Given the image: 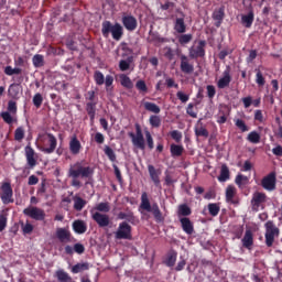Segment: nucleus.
<instances>
[{"label":"nucleus","instance_id":"nucleus-1","mask_svg":"<svg viewBox=\"0 0 282 282\" xmlns=\"http://www.w3.org/2000/svg\"><path fill=\"white\" fill-rule=\"evenodd\" d=\"M68 177H70V186L74 188H80L83 183L78 180H89L94 175V169L84 161H77L76 163L72 164L68 169Z\"/></svg>","mask_w":282,"mask_h":282},{"label":"nucleus","instance_id":"nucleus-2","mask_svg":"<svg viewBox=\"0 0 282 282\" xmlns=\"http://www.w3.org/2000/svg\"><path fill=\"white\" fill-rule=\"evenodd\" d=\"M139 208L141 210H145V213H152L158 224H162V221H164V216H162V210H160V206L158 205V203H153L151 205V200H149V194H147V192H143L141 194V204Z\"/></svg>","mask_w":282,"mask_h":282},{"label":"nucleus","instance_id":"nucleus-3","mask_svg":"<svg viewBox=\"0 0 282 282\" xmlns=\"http://www.w3.org/2000/svg\"><path fill=\"white\" fill-rule=\"evenodd\" d=\"M101 34L105 39L112 34L115 41H120L122 39V25L120 23L111 24L109 21H104L101 24Z\"/></svg>","mask_w":282,"mask_h":282},{"label":"nucleus","instance_id":"nucleus-4","mask_svg":"<svg viewBox=\"0 0 282 282\" xmlns=\"http://www.w3.org/2000/svg\"><path fill=\"white\" fill-rule=\"evenodd\" d=\"M264 228H265V234H264L265 246L268 248H272V246L274 245V239H276V237H279L280 235L279 227L274 225V221L268 220L264 225Z\"/></svg>","mask_w":282,"mask_h":282},{"label":"nucleus","instance_id":"nucleus-5","mask_svg":"<svg viewBox=\"0 0 282 282\" xmlns=\"http://www.w3.org/2000/svg\"><path fill=\"white\" fill-rule=\"evenodd\" d=\"M134 127L135 133L129 132L128 135L131 139L133 147L140 149L141 151H144V149H147V145L144 143V134H142V127H140V123H135Z\"/></svg>","mask_w":282,"mask_h":282},{"label":"nucleus","instance_id":"nucleus-6","mask_svg":"<svg viewBox=\"0 0 282 282\" xmlns=\"http://www.w3.org/2000/svg\"><path fill=\"white\" fill-rule=\"evenodd\" d=\"M17 101L9 100L7 111H2L0 113V118H2L3 122H6L7 124H12L14 122V117L12 116H17Z\"/></svg>","mask_w":282,"mask_h":282},{"label":"nucleus","instance_id":"nucleus-7","mask_svg":"<svg viewBox=\"0 0 282 282\" xmlns=\"http://www.w3.org/2000/svg\"><path fill=\"white\" fill-rule=\"evenodd\" d=\"M23 215L34 219L35 221H44L45 220V210L39 207L30 206L24 208Z\"/></svg>","mask_w":282,"mask_h":282},{"label":"nucleus","instance_id":"nucleus-8","mask_svg":"<svg viewBox=\"0 0 282 282\" xmlns=\"http://www.w3.org/2000/svg\"><path fill=\"white\" fill-rule=\"evenodd\" d=\"M94 80L96 85H106L107 91H109V89H111V85H113V76L107 75L105 77V75L100 70H96L94 73Z\"/></svg>","mask_w":282,"mask_h":282},{"label":"nucleus","instance_id":"nucleus-9","mask_svg":"<svg viewBox=\"0 0 282 282\" xmlns=\"http://www.w3.org/2000/svg\"><path fill=\"white\" fill-rule=\"evenodd\" d=\"M90 215L91 219H94L97 223V226H99V228H107V226L111 224V219L107 214H102L100 212H96L95 209H90Z\"/></svg>","mask_w":282,"mask_h":282},{"label":"nucleus","instance_id":"nucleus-10","mask_svg":"<svg viewBox=\"0 0 282 282\" xmlns=\"http://www.w3.org/2000/svg\"><path fill=\"white\" fill-rule=\"evenodd\" d=\"M261 186L264 191H276V172H271L267 176H264L261 181Z\"/></svg>","mask_w":282,"mask_h":282},{"label":"nucleus","instance_id":"nucleus-11","mask_svg":"<svg viewBox=\"0 0 282 282\" xmlns=\"http://www.w3.org/2000/svg\"><path fill=\"white\" fill-rule=\"evenodd\" d=\"M268 202V195L263 192H254L251 198V208L252 210H259V208H263V204Z\"/></svg>","mask_w":282,"mask_h":282},{"label":"nucleus","instance_id":"nucleus-12","mask_svg":"<svg viewBox=\"0 0 282 282\" xmlns=\"http://www.w3.org/2000/svg\"><path fill=\"white\" fill-rule=\"evenodd\" d=\"M206 41L200 40L196 46L189 47V58H204L206 56Z\"/></svg>","mask_w":282,"mask_h":282},{"label":"nucleus","instance_id":"nucleus-13","mask_svg":"<svg viewBox=\"0 0 282 282\" xmlns=\"http://www.w3.org/2000/svg\"><path fill=\"white\" fill-rule=\"evenodd\" d=\"M115 237L116 239H131V225L127 221L120 223Z\"/></svg>","mask_w":282,"mask_h":282},{"label":"nucleus","instance_id":"nucleus-14","mask_svg":"<svg viewBox=\"0 0 282 282\" xmlns=\"http://www.w3.org/2000/svg\"><path fill=\"white\" fill-rule=\"evenodd\" d=\"M55 237L61 243H69L72 241V231L67 227H59L55 231Z\"/></svg>","mask_w":282,"mask_h":282},{"label":"nucleus","instance_id":"nucleus-15","mask_svg":"<svg viewBox=\"0 0 282 282\" xmlns=\"http://www.w3.org/2000/svg\"><path fill=\"white\" fill-rule=\"evenodd\" d=\"M1 199L4 204H12L14 200L12 199V195H14V193L12 192V185H10V183H3L1 185Z\"/></svg>","mask_w":282,"mask_h":282},{"label":"nucleus","instance_id":"nucleus-16","mask_svg":"<svg viewBox=\"0 0 282 282\" xmlns=\"http://www.w3.org/2000/svg\"><path fill=\"white\" fill-rule=\"evenodd\" d=\"M180 59H181L180 67L183 74H193V72H195V65L191 63V59L188 58V56L183 54L180 56Z\"/></svg>","mask_w":282,"mask_h":282},{"label":"nucleus","instance_id":"nucleus-17","mask_svg":"<svg viewBox=\"0 0 282 282\" xmlns=\"http://www.w3.org/2000/svg\"><path fill=\"white\" fill-rule=\"evenodd\" d=\"M24 153L29 169H34V166H36V152H34V149H32V147L26 145L24 148Z\"/></svg>","mask_w":282,"mask_h":282},{"label":"nucleus","instance_id":"nucleus-18","mask_svg":"<svg viewBox=\"0 0 282 282\" xmlns=\"http://www.w3.org/2000/svg\"><path fill=\"white\" fill-rule=\"evenodd\" d=\"M231 80L232 77L230 76V66H227L223 73V77L217 83L218 89H226V87L230 86Z\"/></svg>","mask_w":282,"mask_h":282},{"label":"nucleus","instance_id":"nucleus-19","mask_svg":"<svg viewBox=\"0 0 282 282\" xmlns=\"http://www.w3.org/2000/svg\"><path fill=\"white\" fill-rule=\"evenodd\" d=\"M241 243L247 250H252V246H254V236L252 235V230H246L245 236L241 239Z\"/></svg>","mask_w":282,"mask_h":282},{"label":"nucleus","instance_id":"nucleus-20","mask_svg":"<svg viewBox=\"0 0 282 282\" xmlns=\"http://www.w3.org/2000/svg\"><path fill=\"white\" fill-rule=\"evenodd\" d=\"M122 23L129 32H133L138 28V20L133 15H124L122 18Z\"/></svg>","mask_w":282,"mask_h":282},{"label":"nucleus","instance_id":"nucleus-21","mask_svg":"<svg viewBox=\"0 0 282 282\" xmlns=\"http://www.w3.org/2000/svg\"><path fill=\"white\" fill-rule=\"evenodd\" d=\"M181 223L182 230L185 231L186 235H193L195 232V226L191 218H181L178 219Z\"/></svg>","mask_w":282,"mask_h":282},{"label":"nucleus","instance_id":"nucleus-22","mask_svg":"<svg viewBox=\"0 0 282 282\" xmlns=\"http://www.w3.org/2000/svg\"><path fill=\"white\" fill-rule=\"evenodd\" d=\"M47 138H48V148H44L42 149L43 153H46L47 155L54 153V151H56V147L58 144V141L56 140V137H54V134L52 133H47Z\"/></svg>","mask_w":282,"mask_h":282},{"label":"nucleus","instance_id":"nucleus-23","mask_svg":"<svg viewBox=\"0 0 282 282\" xmlns=\"http://www.w3.org/2000/svg\"><path fill=\"white\" fill-rule=\"evenodd\" d=\"M184 13H181V18H176L174 21V30L177 34H184L186 32V22L184 21Z\"/></svg>","mask_w":282,"mask_h":282},{"label":"nucleus","instance_id":"nucleus-24","mask_svg":"<svg viewBox=\"0 0 282 282\" xmlns=\"http://www.w3.org/2000/svg\"><path fill=\"white\" fill-rule=\"evenodd\" d=\"M80 149H83V145L80 144V141L76 135H73L69 141V151L73 155H78L80 153Z\"/></svg>","mask_w":282,"mask_h":282},{"label":"nucleus","instance_id":"nucleus-25","mask_svg":"<svg viewBox=\"0 0 282 282\" xmlns=\"http://www.w3.org/2000/svg\"><path fill=\"white\" fill-rule=\"evenodd\" d=\"M73 230L76 235H85L87 232V223L85 220H75L73 223Z\"/></svg>","mask_w":282,"mask_h":282},{"label":"nucleus","instance_id":"nucleus-26","mask_svg":"<svg viewBox=\"0 0 282 282\" xmlns=\"http://www.w3.org/2000/svg\"><path fill=\"white\" fill-rule=\"evenodd\" d=\"M73 202H74L73 208L77 213H80V210H83V208L87 206V200L80 197L78 194L73 196Z\"/></svg>","mask_w":282,"mask_h":282},{"label":"nucleus","instance_id":"nucleus-27","mask_svg":"<svg viewBox=\"0 0 282 282\" xmlns=\"http://www.w3.org/2000/svg\"><path fill=\"white\" fill-rule=\"evenodd\" d=\"M117 217L118 219H121V220L124 219L129 224H135V215L133 214V212H131V209H126L124 212H120Z\"/></svg>","mask_w":282,"mask_h":282},{"label":"nucleus","instance_id":"nucleus-28","mask_svg":"<svg viewBox=\"0 0 282 282\" xmlns=\"http://www.w3.org/2000/svg\"><path fill=\"white\" fill-rule=\"evenodd\" d=\"M21 84H11L9 86L8 93L10 98H13L14 100H19V96H21Z\"/></svg>","mask_w":282,"mask_h":282},{"label":"nucleus","instance_id":"nucleus-29","mask_svg":"<svg viewBox=\"0 0 282 282\" xmlns=\"http://www.w3.org/2000/svg\"><path fill=\"white\" fill-rule=\"evenodd\" d=\"M55 278L57 279L58 282H76L74 281L72 275H69V273H67L63 269L55 271Z\"/></svg>","mask_w":282,"mask_h":282},{"label":"nucleus","instance_id":"nucleus-30","mask_svg":"<svg viewBox=\"0 0 282 282\" xmlns=\"http://www.w3.org/2000/svg\"><path fill=\"white\" fill-rule=\"evenodd\" d=\"M148 171L154 185L160 186V175L162 172H160L159 170H155V166L153 165H148Z\"/></svg>","mask_w":282,"mask_h":282},{"label":"nucleus","instance_id":"nucleus-31","mask_svg":"<svg viewBox=\"0 0 282 282\" xmlns=\"http://www.w3.org/2000/svg\"><path fill=\"white\" fill-rule=\"evenodd\" d=\"M192 213L193 210H191V207H188L186 204H183L178 206L177 217L178 219H186L189 217V215H192Z\"/></svg>","mask_w":282,"mask_h":282},{"label":"nucleus","instance_id":"nucleus-32","mask_svg":"<svg viewBox=\"0 0 282 282\" xmlns=\"http://www.w3.org/2000/svg\"><path fill=\"white\" fill-rule=\"evenodd\" d=\"M230 180V169L228 165L223 164L220 167V175L218 176V182H228Z\"/></svg>","mask_w":282,"mask_h":282},{"label":"nucleus","instance_id":"nucleus-33","mask_svg":"<svg viewBox=\"0 0 282 282\" xmlns=\"http://www.w3.org/2000/svg\"><path fill=\"white\" fill-rule=\"evenodd\" d=\"M241 23L245 28H252V23H254V13L250 11L248 14L242 15Z\"/></svg>","mask_w":282,"mask_h":282},{"label":"nucleus","instance_id":"nucleus-34","mask_svg":"<svg viewBox=\"0 0 282 282\" xmlns=\"http://www.w3.org/2000/svg\"><path fill=\"white\" fill-rule=\"evenodd\" d=\"M119 80L122 87H126V89H133V82L131 78L124 74L119 75Z\"/></svg>","mask_w":282,"mask_h":282},{"label":"nucleus","instance_id":"nucleus-35","mask_svg":"<svg viewBox=\"0 0 282 282\" xmlns=\"http://www.w3.org/2000/svg\"><path fill=\"white\" fill-rule=\"evenodd\" d=\"M131 63H133V56H129L127 59H121L119 62L120 72H128V69H131Z\"/></svg>","mask_w":282,"mask_h":282},{"label":"nucleus","instance_id":"nucleus-36","mask_svg":"<svg viewBox=\"0 0 282 282\" xmlns=\"http://www.w3.org/2000/svg\"><path fill=\"white\" fill-rule=\"evenodd\" d=\"M235 183L237 184V186H239V188H243V186H248V184L250 183V178L243 174H238L236 176Z\"/></svg>","mask_w":282,"mask_h":282},{"label":"nucleus","instance_id":"nucleus-37","mask_svg":"<svg viewBox=\"0 0 282 282\" xmlns=\"http://www.w3.org/2000/svg\"><path fill=\"white\" fill-rule=\"evenodd\" d=\"M170 151L172 158H180L184 153V145L171 144Z\"/></svg>","mask_w":282,"mask_h":282},{"label":"nucleus","instance_id":"nucleus-38","mask_svg":"<svg viewBox=\"0 0 282 282\" xmlns=\"http://www.w3.org/2000/svg\"><path fill=\"white\" fill-rule=\"evenodd\" d=\"M85 270H89V263L87 262H82L73 265L70 271L73 272V274H78L80 272H85Z\"/></svg>","mask_w":282,"mask_h":282},{"label":"nucleus","instance_id":"nucleus-39","mask_svg":"<svg viewBox=\"0 0 282 282\" xmlns=\"http://www.w3.org/2000/svg\"><path fill=\"white\" fill-rule=\"evenodd\" d=\"M144 106V109L147 111H150L151 113H160L161 109H160V106H158L156 104H153L151 101H145L143 104Z\"/></svg>","mask_w":282,"mask_h":282},{"label":"nucleus","instance_id":"nucleus-40","mask_svg":"<svg viewBox=\"0 0 282 282\" xmlns=\"http://www.w3.org/2000/svg\"><path fill=\"white\" fill-rule=\"evenodd\" d=\"M207 208L212 217H217V215H219V210H221V207L217 203H209Z\"/></svg>","mask_w":282,"mask_h":282},{"label":"nucleus","instance_id":"nucleus-41","mask_svg":"<svg viewBox=\"0 0 282 282\" xmlns=\"http://www.w3.org/2000/svg\"><path fill=\"white\" fill-rule=\"evenodd\" d=\"M86 111L90 120L94 121V118H96V102H91V101L87 102Z\"/></svg>","mask_w":282,"mask_h":282},{"label":"nucleus","instance_id":"nucleus-42","mask_svg":"<svg viewBox=\"0 0 282 282\" xmlns=\"http://www.w3.org/2000/svg\"><path fill=\"white\" fill-rule=\"evenodd\" d=\"M235 195H237V188L232 185L227 186L226 188V199L227 202H231L235 199Z\"/></svg>","mask_w":282,"mask_h":282},{"label":"nucleus","instance_id":"nucleus-43","mask_svg":"<svg viewBox=\"0 0 282 282\" xmlns=\"http://www.w3.org/2000/svg\"><path fill=\"white\" fill-rule=\"evenodd\" d=\"M175 261H177V252L172 251L167 254L165 263L169 268H173V265H175Z\"/></svg>","mask_w":282,"mask_h":282},{"label":"nucleus","instance_id":"nucleus-44","mask_svg":"<svg viewBox=\"0 0 282 282\" xmlns=\"http://www.w3.org/2000/svg\"><path fill=\"white\" fill-rule=\"evenodd\" d=\"M247 140L252 144H259L261 142V135L257 131H252L248 134Z\"/></svg>","mask_w":282,"mask_h":282},{"label":"nucleus","instance_id":"nucleus-45","mask_svg":"<svg viewBox=\"0 0 282 282\" xmlns=\"http://www.w3.org/2000/svg\"><path fill=\"white\" fill-rule=\"evenodd\" d=\"M135 88L140 91V94H148L149 87H147V83L142 79L135 83Z\"/></svg>","mask_w":282,"mask_h":282},{"label":"nucleus","instance_id":"nucleus-46","mask_svg":"<svg viewBox=\"0 0 282 282\" xmlns=\"http://www.w3.org/2000/svg\"><path fill=\"white\" fill-rule=\"evenodd\" d=\"M93 210H98V213H109L111 207L109 203H99Z\"/></svg>","mask_w":282,"mask_h":282},{"label":"nucleus","instance_id":"nucleus-47","mask_svg":"<svg viewBox=\"0 0 282 282\" xmlns=\"http://www.w3.org/2000/svg\"><path fill=\"white\" fill-rule=\"evenodd\" d=\"M195 135H197V138H208L209 133L206 128L200 126L195 128Z\"/></svg>","mask_w":282,"mask_h":282},{"label":"nucleus","instance_id":"nucleus-48","mask_svg":"<svg viewBox=\"0 0 282 282\" xmlns=\"http://www.w3.org/2000/svg\"><path fill=\"white\" fill-rule=\"evenodd\" d=\"M23 138H25V130L23 129V127L17 128L14 132V140H17V142H21Z\"/></svg>","mask_w":282,"mask_h":282},{"label":"nucleus","instance_id":"nucleus-49","mask_svg":"<svg viewBox=\"0 0 282 282\" xmlns=\"http://www.w3.org/2000/svg\"><path fill=\"white\" fill-rule=\"evenodd\" d=\"M32 63H33L34 67H43V65H44L43 55H41V54L34 55L32 58Z\"/></svg>","mask_w":282,"mask_h":282},{"label":"nucleus","instance_id":"nucleus-50","mask_svg":"<svg viewBox=\"0 0 282 282\" xmlns=\"http://www.w3.org/2000/svg\"><path fill=\"white\" fill-rule=\"evenodd\" d=\"M105 155L110 160V162H116V152H113V149L109 148V145H106L104 149Z\"/></svg>","mask_w":282,"mask_h":282},{"label":"nucleus","instance_id":"nucleus-51","mask_svg":"<svg viewBox=\"0 0 282 282\" xmlns=\"http://www.w3.org/2000/svg\"><path fill=\"white\" fill-rule=\"evenodd\" d=\"M193 41V34H182L178 37V43L181 45H187V43H191Z\"/></svg>","mask_w":282,"mask_h":282},{"label":"nucleus","instance_id":"nucleus-52","mask_svg":"<svg viewBox=\"0 0 282 282\" xmlns=\"http://www.w3.org/2000/svg\"><path fill=\"white\" fill-rule=\"evenodd\" d=\"M256 83L259 85V87H263L265 85V78L263 77V73H261L260 69H256Z\"/></svg>","mask_w":282,"mask_h":282},{"label":"nucleus","instance_id":"nucleus-53","mask_svg":"<svg viewBox=\"0 0 282 282\" xmlns=\"http://www.w3.org/2000/svg\"><path fill=\"white\" fill-rule=\"evenodd\" d=\"M150 124L151 127H154L155 129H158L160 124H162V119H160V116L152 115L150 117Z\"/></svg>","mask_w":282,"mask_h":282},{"label":"nucleus","instance_id":"nucleus-54","mask_svg":"<svg viewBox=\"0 0 282 282\" xmlns=\"http://www.w3.org/2000/svg\"><path fill=\"white\" fill-rule=\"evenodd\" d=\"M121 51L123 52L121 54L122 58H126V56H128V58H129V56H131V54H133V50H131V47H129V45L126 43L121 44Z\"/></svg>","mask_w":282,"mask_h":282},{"label":"nucleus","instance_id":"nucleus-55","mask_svg":"<svg viewBox=\"0 0 282 282\" xmlns=\"http://www.w3.org/2000/svg\"><path fill=\"white\" fill-rule=\"evenodd\" d=\"M33 105L36 107V109H40L41 105H43V95H41V93L34 95Z\"/></svg>","mask_w":282,"mask_h":282},{"label":"nucleus","instance_id":"nucleus-56","mask_svg":"<svg viewBox=\"0 0 282 282\" xmlns=\"http://www.w3.org/2000/svg\"><path fill=\"white\" fill-rule=\"evenodd\" d=\"M236 127L242 131V133H246V131H249L248 126H246V121L241 119L236 120Z\"/></svg>","mask_w":282,"mask_h":282},{"label":"nucleus","instance_id":"nucleus-57","mask_svg":"<svg viewBox=\"0 0 282 282\" xmlns=\"http://www.w3.org/2000/svg\"><path fill=\"white\" fill-rule=\"evenodd\" d=\"M214 21H224V9H219L217 11H214L213 13Z\"/></svg>","mask_w":282,"mask_h":282},{"label":"nucleus","instance_id":"nucleus-58","mask_svg":"<svg viewBox=\"0 0 282 282\" xmlns=\"http://www.w3.org/2000/svg\"><path fill=\"white\" fill-rule=\"evenodd\" d=\"M145 140L150 150L154 149L153 137L149 130H145Z\"/></svg>","mask_w":282,"mask_h":282},{"label":"nucleus","instance_id":"nucleus-59","mask_svg":"<svg viewBox=\"0 0 282 282\" xmlns=\"http://www.w3.org/2000/svg\"><path fill=\"white\" fill-rule=\"evenodd\" d=\"M170 135L172 140H175V142H182V132H180V130L171 131Z\"/></svg>","mask_w":282,"mask_h":282},{"label":"nucleus","instance_id":"nucleus-60","mask_svg":"<svg viewBox=\"0 0 282 282\" xmlns=\"http://www.w3.org/2000/svg\"><path fill=\"white\" fill-rule=\"evenodd\" d=\"M176 98H178V100H181V102H188V100H189V96L184 94V91H177Z\"/></svg>","mask_w":282,"mask_h":282},{"label":"nucleus","instance_id":"nucleus-61","mask_svg":"<svg viewBox=\"0 0 282 282\" xmlns=\"http://www.w3.org/2000/svg\"><path fill=\"white\" fill-rule=\"evenodd\" d=\"M194 107H195V106H194L193 104H188V105H187L186 113H187L188 116H191V118H197V112H195V110H193Z\"/></svg>","mask_w":282,"mask_h":282},{"label":"nucleus","instance_id":"nucleus-62","mask_svg":"<svg viewBox=\"0 0 282 282\" xmlns=\"http://www.w3.org/2000/svg\"><path fill=\"white\" fill-rule=\"evenodd\" d=\"M206 90H207L208 98H215V94H217V90L215 89V86L208 85L206 87Z\"/></svg>","mask_w":282,"mask_h":282},{"label":"nucleus","instance_id":"nucleus-63","mask_svg":"<svg viewBox=\"0 0 282 282\" xmlns=\"http://www.w3.org/2000/svg\"><path fill=\"white\" fill-rule=\"evenodd\" d=\"M74 252H76L77 254H83V252H85V246L83 243H75Z\"/></svg>","mask_w":282,"mask_h":282},{"label":"nucleus","instance_id":"nucleus-64","mask_svg":"<svg viewBox=\"0 0 282 282\" xmlns=\"http://www.w3.org/2000/svg\"><path fill=\"white\" fill-rule=\"evenodd\" d=\"M273 155H276L278 158H282V147L278 145L272 149Z\"/></svg>","mask_w":282,"mask_h":282}]
</instances>
